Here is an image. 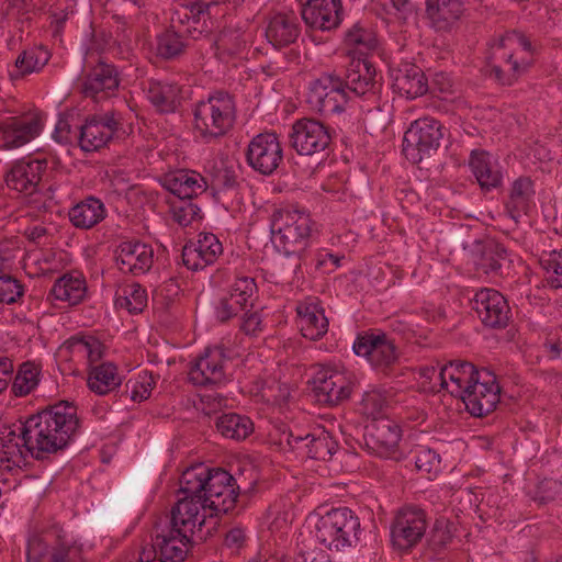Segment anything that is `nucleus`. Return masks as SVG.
I'll return each instance as SVG.
<instances>
[{
    "label": "nucleus",
    "mask_w": 562,
    "mask_h": 562,
    "mask_svg": "<svg viewBox=\"0 0 562 562\" xmlns=\"http://www.w3.org/2000/svg\"><path fill=\"white\" fill-rule=\"evenodd\" d=\"M182 34L178 33L176 19L170 26L156 37L157 55L164 59H175L184 53L187 43Z\"/></svg>",
    "instance_id": "obj_42"
},
{
    "label": "nucleus",
    "mask_w": 562,
    "mask_h": 562,
    "mask_svg": "<svg viewBox=\"0 0 562 562\" xmlns=\"http://www.w3.org/2000/svg\"><path fill=\"white\" fill-rule=\"evenodd\" d=\"M470 307L488 329H505L512 319V308L507 299L496 289L480 288L470 299Z\"/></svg>",
    "instance_id": "obj_13"
},
{
    "label": "nucleus",
    "mask_w": 562,
    "mask_h": 562,
    "mask_svg": "<svg viewBox=\"0 0 562 562\" xmlns=\"http://www.w3.org/2000/svg\"><path fill=\"white\" fill-rule=\"evenodd\" d=\"M335 131L315 119L294 122L289 134L291 147L301 156H315L329 149Z\"/></svg>",
    "instance_id": "obj_14"
},
{
    "label": "nucleus",
    "mask_w": 562,
    "mask_h": 562,
    "mask_svg": "<svg viewBox=\"0 0 562 562\" xmlns=\"http://www.w3.org/2000/svg\"><path fill=\"white\" fill-rule=\"evenodd\" d=\"M427 527V514L422 507L413 504L402 506L391 524L393 546L402 551L411 550L422 541Z\"/></svg>",
    "instance_id": "obj_11"
},
{
    "label": "nucleus",
    "mask_w": 562,
    "mask_h": 562,
    "mask_svg": "<svg viewBox=\"0 0 562 562\" xmlns=\"http://www.w3.org/2000/svg\"><path fill=\"white\" fill-rule=\"evenodd\" d=\"M26 558L27 562H85L82 546L57 522L29 538Z\"/></svg>",
    "instance_id": "obj_5"
},
{
    "label": "nucleus",
    "mask_w": 562,
    "mask_h": 562,
    "mask_svg": "<svg viewBox=\"0 0 562 562\" xmlns=\"http://www.w3.org/2000/svg\"><path fill=\"white\" fill-rule=\"evenodd\" d=\"M366 446L372 453L385 459L401 460L398 443L402 437L400 426L391 419H375L367 426Z\"/></svg>",
    "instance_id": "obj_20"
},
{
    "label": "nucleus",
    "mask_w": 562,
    "mask_h": 562,
    "mask_svg": "<svg viewBox=\"0 0 562 562\" xmlns=\"http://www.w3.org/2000/svg\"><path fill=\"white\" fill-rule=\"evenodd\" d=\"M47 165L46 159L24 158L15 161L4 173L8 189L25 196L33 195L38 191Z\"/></svg>",
    "instance_id": "obj_21"
},
{
    "label": "nucleus",
    "mask_w": 562,
    "mask_h": 562,
    "mask_svg": "<svg viewBox=\"0 0 562 562\" xmlns=\"http://www.w3.org/2000/svg\"><path fill=\"white\" fill-rule=\"evenodd\" d=\"M543 281L552 290L562 289V248L543 252L539 259Z\"/></svg>",
    "instance_id": "obj_48"
},
{
    "label": "nucleus",
    "mask_w": 562,
    "mask_h": 562,
    "mask_svg": "<svg viewBox=\"0 0 562 562\" xmlns=\"http://www.w3.org/2000/svg\"><path fill=\"white\" fill-rule=\"evenodd\" d=\"M229 292L243 294L244 296H255L257 292V283L254 278L238 277L229 286Z\"/></svg>",
    "instance_id": "obj_64"
},
{
    "label": "nucleus",
    "mask_w": 562,
    "mask_h": 562,
    "mask_svg": "<svg viewBox=\"0 0 562 562\" xmlns=\"http://www.w3.org/2000/svg\"><path fill=\"white\" fill-rule=\"evenodd\" d=\"M246 34L234 29L223 30L215 41L216 54L221 58L241 56L247 50Z\"/></svg>",
    "instance_id": "obj_45"
},
{
    "label": "nucleus",
    "mask_w": 562,
    "mask_h": 562,
    "mask_svg": "<svg viewBox=\"0 0 562 562\" xmlns=\"http://www.w3.org/2000/svg\"><path fill=\"white\" fill-rule=\"evenodd\" d=\"M468 387L460 398L473 417L482 418L495 411L499 403L501 386L492 371L481 369V375Z\"/></svg>",
    "instance_id": "obj_17"
},
{
    "label": "nucleus",
    "mask_w": 562,
    "mask_h": 562,
    "mask_svg": "<svg viewBox=\"0 0 562 562\" xmlns=\"http://www.w3.org/2000/svg\"><path fill=\"white\" fill-rule=\"evenodd\" d=\"M245 311L238 301H234V299L226 294L218 301L215 307V315L221 323H225Z\"/></svg>",
    "instance_id": "obj_58"
},
{
    "label": "nucleus",
    "mask_w": 562,
    "mask_h": 562,
    "mask_svg": "<svg viewBox=\"0 0 562 562\" xmlns=\"http://www.w3.org/2000/svg\"><path fill=\"white\" fill-rule=\"evenodd\" d=\"M216 429L225 438L240 441L252 434L254 423L248 416L227 413L217 418Z\"/></svg>",
    "instance_id": "obj_41"
},
{
    "label": "nucleus",
    "mask_w": 562,
    "mask_h": 562,
    "mask_svg": "<svg viewBox=\"0 0 562 562\" xmlns=\"http://www.w3.org/2000/svg\"><path fill=\"white\" fill-rule=\"evenodd\" d=\"M464 4L461 0H427L426 13L437 31L450 30L461 18Z\"/></svg>",
    "instance_id": "obj_37"
},
{
    "label": "nucleus",
    "mask_w": 562,
    "mask_h": 562,
    "mask_svg": "<svg viewBox=\"0 0 562 562\" xmlns=\"http://www.w3.org/2000/svg\"><path fill=\"white\" fill-rule=\"evenodd\" d=\"M282 441L297 454L321 461L330 460L338 449V442L324 427L310 431L291 429Z\"/></svg>",
    "instance_id": "obj_15"
},
{
    "label": "nucleus",
    "mask_w": 562,
    "mask_h": 562,
    "mask_svg": "<svg viewBox=\"0 0 562 562\" xmlns=\"http://www.w3.org/2000/svg\"><path fill=\"white\" fill-rule=\"evenodd\" d=\"M126 134L123 124V116L114 111L102 114H94L87 117L85 124L79 127L78 138L80 148L83 151H97L113 140Z\"/></svg>",
    "instance_id": "obj_10"
},
{
    "label": "nucleus",
    "mask_w": 562,
    "mask_h": 562,
    "mask_svg": "<svg viewBox=\"0 0 562 562\" xmlns=\"http://www.w3.org/2000/svg\"><path fill=\"white\" fill-rule=\"evenodd\" d=\"M114 258L122 273L138 277L151 269L154 249L140 240H124L117 245Z\"/></svg>",
    "instance_id": "obj_22"
},
{
    "label": "nucleus",
    "mask_w": 562,
    "mask_h": 562,
    "mask_svg": "<svg viewBox=\"0 0 562 562\" xmlns=\"http://www.w3.org/2000/svg\"><path fill=\"white\" fill-rule=\"evenodd\" d=\"M115 306L139 314L147 306L146 290L138 283L127 284L116 292Z\"/></svg>",
    "instance_id": "obj_46"
},
{
    "label": "nucleus",
    "mask_w": 562,
    "mask_h": 562,
    "mask_svg": "<svg viewBox=\"0 0 562 562\" xmlns=\"http://www.w3.org/2000/svg\"><path fill=\"white\" fill-rule=\"evenodd\" d=\"M537 47L529 36L513 30L491 48L487 75L502 86H513L535 63Z\"/></svg>",
    "instance_id": "obj_3"
},
{
    "label": "nucleus",
    "mask_w": 562,
    "mask_h": 562,
    "mask_svg": "<svg viewBox=\"0 0 562 562\" xmlns=\"http://www.w3.org/2000/svg\"><path fill=\"white\" fill-rule=\"evenodd\" d=\"M172 218L180 226H188L195 220H202L201 209L192 200H179L171 205Z\"/></svg>",
    "instance_id": "obj_53"
},
{
    "label": "nucleus",
    "mask_w": 562,
    "mask_h": 562,
    "mask_svg": "<svg viewBox=\"0 0 562 562\" xmlns=\"http://www.w3.org/2000/svg\"><path fill=\"white\" fill-rule=\"evenodd\" d=\"M105 216L104 203L93 195L85 198L68 212L70 223L79 229H90L102 222Z\"/></svg>",
    "instance_id": "obj_36"
},
{
    "label": "nucleus",
    "mask_w": 562,
    "mask_h": 562,
    "mask_svg": "<svg viewBox=\"0 0 562 562\" xmlns=\"http://www.w3.org/2000/svg\"><path fill=\"white\" fill-rule=\"evenodd\" d=\"M311 385L318 403L333 406L348 400L356 384L351 375L330 368H321L315 372Z\"/></svg>",
    "instance_id": "obj_18"
},
{
    "label": "nucleus",
    "mask_w": 562,
    "mask_h": 562,
    "mask_svg": "<svg viewBox=\"0 0 562 562\" xmlns=\"http://www.w3.org/2000/svg\"><path fill=\"white\" fill-rule=\"evenodd\" d=\"M139 381L133 382L132 385L131 400L134 402H142L148 398L156 384V376L151 373L145 372L144 375H139Z\"/></svg>",
    "instance_id": "obj_61"
},
{
    "label": "nucleus",
    "mask_w": 562,
    "mask_h": 562,
    "mask_svg": "<svg viewBox=\"0 0 562 562\" xmlns=\"http://www.w3.org/2000/svg\"><path fill=\"white\" fill-rule=\"evenodd\" d=\"M344 42L347 46H353L362 52L373 50L378 41L375 34L360 22L355 23L345 33Z\"/></svg>",
    "instance_id": "obj_50"
},
{
    "label": "nucleus",
    "mask_w": 562,
    "mask_h": 562,
    "mask_svg": "<svg viewBox=\"0 0 562 562\" xmlns=\"http://www.w3.org/2000/svg\"><path fill=\"white\" fill-rule=\"evenodd\" d=\"M41 369L31 361L23 362L14 376L11 391L15 396L30 394L40 382Z\"/></svg>",
    "instance_id": "obj_49"
},
{
    "label": "nucleus",
    "mask_w": 562,
    "mask_h": 562,
    "mask_svg": "<svg viewBox=\"0 0 562 562\" xmlns=\"http://www.w3.org/2000/svg\"><path fill=\"white\" fill-rule=\"evenodd\" d=\"M412 461L414 462L418 472L425 474H436L440 471L441 458L435 450L430 448H417L414 451L409 463H412Z\"/></svg>",
    "instance_id": "obj_52"
},
{
    "label": "nucleus",
    "mask_w": 562,
    "mask_h": 562,
    "mask_svg": "<svg viewBox=\"0 0 562 562\" xmlns=\"http://www.w3.org/2000/svg\"><path fill=\"white\" fill-rule=\"evenodd\" d=\"M374 66L368 59H352L344 76L323 74L311 87L310 102L323 116L341 114L355 98L376 102L381 90Z\"/></svg>",
    "instance_id": "obj_2"
},
{
    "label": "nucleus",
    "mask_w": 562,
    "mask_h": 562,
    "mask_svg": "<svg viewBox=\"0 0 562 562\" xmlns=\"http://www.w3.org/2000/svg\"><path fill=\"white\" fill-rule=\"evenodd\" d=\"M394 90L407 99H415L429 91L428 80L415 64L402 63L391 70Z\"/></svg>",
    "instance_id": "obj_29"
},
{
    "label": "nucleus",
    "mask_w": 562,
    "mask_h": 562,
    "mask_svg": "<svg viewBox=\"0 0 562 562\" xmlns=\"http://www.w3.org/2000/svg\"><path fill=\"white\" fill-rule=\"evenodd\" d=\"M315 222L310 213L294 205L276 210L271 217L272 241L285 256L295 255L305 260Z\"/></svg>",
    "instance_id": "obj_4"
},
{
    "label": "nucleus",
    "mask_w": 562,
    "mask_h": 562,
    "mask_svg": "<svg viewBox=\"0 0 562 562\" xmlns=\"http://www.w3.org/2000/svg\"><path fill=\"white\" fill-rule=\"evenodd\" d=\"M120 85L119 72L114 65L99 61L83 77L81 93L94 102L112 97Z\"/></svg>",
    "instance_id": "obj_24"
},
{
    "label": "nucleus",
    "mask_w": 562,
    "mask_h": 562,
    "mask_svg": "<svg viewBox=\"0 0 562 562\" xmlns=\"http://www.w3.org/2000/svg\"><path fill=\"white\" fill-rule=\"evenodd\" d=\"M205 16L210 18L209 13L191 12V7L189 11H186L183 14L178 13V18L176 19L178 33L182 34L184 40L193 41L207 35L210 27Z\"/></svg>",
    "instance_id": "obj_44"
},
{
    "label": "nucleus",
    "mask_w": 562,
    "mask_h": 562,
    "mask_svg": "<svg viewBox=\"0 0 562 562\" xmlns=\"http://www.w3.org/2000/svg\"><path fill=\"white\" fill-rule=\"evenodd\" d=\"M202 503L215 515L227 514L235 508L239 495L236 479L222 468H209Z\"/></svg>",
    "instance_id": "obj_12"
},
{
    "label": "nucleus",
    "mask_w": 562,
    "mask_h": 562,
    "mask_svg": "<svg viewBox=\"0 0 562 562\" xmlns=\"http://www.w3.org/2000/svg\"><path fill=\"white\" fill-rule=\"evenodd\" d=\"M352 349L366 358L372 369L385 376L395 371L400 362V350L395 340L381 329H369L358 334Z\"/></svg>",
    "instance_id": "obj_8"
},
{
    "label": "nucleus",
    "mask_w": 562,
    "mask_h": 562,
    "mask_svg": "<svg viewBox=\"0 0 562 562\" xmlns=\"http://www.w3.org/2000/svg\"><path fill=\"white\" fill-rule=\"evenodd\" d=\"M162 187L179 200H192L206 190L207 182L194 170L179 169L165 175Z\"/></svg>",
    "instance_id": "obj_30"
},
{
    "label": "nucleus",
    "mask_w": 562,
    "mask_h": 562,
    "mask_svg": "<svg viewBox=\"0 0 562 562\" xmlns=\"http://www.w3.org/2000/svg\"><path fill=\"white\" fill-rule=\"evenodd\" d=\"M227 357L221 346L206 348L204 352L191 362L188 376L196 386H215L226 381L225 364Z\"/></svg>",
    "instance_id": "obj_19"
},
{
    "label": "nucleus",
    "mask_w": 562,
    "mask_h": 562,
    "mask_svg": "<svg viewBox=\"0 0 562 562\" xmlns=\"http://www.w3.org/2000/svg\"><path fill=\"white\" fill-rule=\"evenodd\" d=\"M240 329L246 335L256 336L262 331V317L258 311L246 310L241 317Z\"/></svg>",
    "instance_id": "obj_62"
},
{
    "label": "nucleus",
    "mask_w": 562,
    "mask_h": 562,
    "mask_svg": "<svg viewBox=\"0 0 562 562\" xmlns=\"http://www.w3.org/2000/svg\"><path fill=\"white\" fill-rule=\"evenodd\" d=\"M239 186V173L233 165H224L216 169L211 184L212 189L216 192L237 191Z\"/></svg>",
    "instance_id": "obj_51"
},
{
    "label": "nucleus",
    "mask_w": 562,
    "mask_h": 562,
    "mask_svg": "<svg viewBox=\"0 0 562 562\" xmlns=\"http://www.w3.org/2000/svg\"><path fill=\"white\" fill-rule=\"evenodd\" d=\"M201 509H206L204 504L196 498H179L172 506L170 516L165 527L180 535L182 539L191 540L195 530L202 531L205 516Z\"/></svg>",
    "instance_id": "obj_23"
},
{
    "label": "nucleus",
    "mask_w": 562,
    "mask_h": 562,
    "mask_svg": "<svg viewBox=\"0 0 562 562\" xmlns=\"http://www.w3.org/2000/svg\"><path fill=\"white\" fill-rule=\"evenodd\" d=\"M183 265L193 271L205 268L213 262H204V251H200L195 243H188L182 248L181 254Z\"/></svg>",
    "instance_id": "obj_57"
},
{
    "label": "nucleus",
    "mask_w": 562,
    "mask_h": 562,
    "mask_svg": "<svg viewBox=\"0 0 562 562\" xmlns=\"http://www.w3.org/2000/svg\"><path fill=\"white\" fill-rule=\"evenodd\" d=\"M301 15L308 27L329 32L342 21L341 0H305Z\"/></svg>",
    "instance_id": "obj_26"
},
{
    "label": "nucleus",
    "mask_w": 562,
    "mask_h": 562,
    "mask_svg": "<svg viewBox=\"0 0 562 562\" xmlns=\"http://www.w3.org/2000/svg\"><path fill=\"white\" fill-rule=\"evenodd\" d=\"M48 295L69 305H77L87 295L86 279L80 273H65L54 282Z\"/></svg>",
    "instance_id": "obj_38"
},
{
    "label": "nucleus",
    "mask_w": 562,
    "mask_h": 562,
    "mask_svg": "<svg viewBox=\"0 0 562 562\" xmlns=\"http://www.w3.org/2000/svg\"><path fill=\"white\" fill-rule=\"evenodd\" d=\"M469 167L483 192L502 187V169L486 150L473 149L470 154Z\"/></svg>",
    "instance_id": "obj_32"
},
{
    "label": "nucleus",
    "mask_w": 562,
    "mask_h": 562,
    "mask_svg": "<svg viewBox=\"0 0 562 562\" xmlns=\"http://www.w3.org/2000/svg\"><path fill=\"white\" fill-rule=\"evenodd\" d=\"M442 137L443 125L440 121L430 116L420 117L404 133L403 154L412 164H419L438 150Z\"/></svg>",
    "instance_id": "obj_9"
},
{
    "label": "nucleus",
    "mask_w": 562,
    "mask_h": 562,
    "mask_svg": "<svg viewBox=\"0 0 562 562\" xmlns=\"http://www.w3.org/2000/svg\"><path fill=\"white\" fill-rule=\"evenodd\" d=\"M300 34V22L294 13H277L266 27V38L277 49L294 44Z\"/></svg>",
    "instance_id": "obj_34"
},
{
    "label": "nucleus",
    "mask_w": 562,
    "mask_h": 562,
    "mask_svg": "<svg viewBox=\"0 0 562 562\" xmlns=\"http://www.w3.org/2000/svg\"><path fill=\"white\" fill-rule=\"evenodd\" d=\"M24 294V288L12 276L0 277V303L13 304Z\"/></svg>",
    "instance_id": "obj_54"
},
{
    "label": "nucleus",
    "mask_w": 562,
    "mask_h": 562,
    "mask_svg": "<svg viewBox=\"0 0 562 562\" xmlns=\"http://www.w3.org/2000/svg\"><path fill=\"white\" fill-rule=\"evenodd\" d=\"M49 59L50 53L46 48L34 46L19 54L15 60V67L19 76L23 77L42 70Z\"/></svg>",
    "instance_id": "obj_47"
},
{
    "label": "nucleus",
    "mask_w": 562,
    "mask_h": 562,
    "mask_svg": "<svg viewBox=\"0 0 562 562\" xmlns=\"http://www.w3.org/2000/svg\"><path fill=\"white\" fill-rule=\"evenodd\" d=\"M360 526L359 517L350 508H331L319 517L315 537L329 550L342 551L358 543Z\"/></svg>",
    "instance_id": "obj_7"
},
{
    "label": "nucleus",
    "mask_w": 562,
    "mask_h": 562,
    "mask_svg": "<svg viewBox=\"0 0 562 562\" xmlns=\"http://www.w3.org/2000/svg\"><path fill=\"white\" fill-rule=\"evenodd\" d=\"M156 547L160 562H182L186 558V547L191 540H186L172 529L156 526Z\"/></svg>",
    "instance_id": "obj_39"
},
{
    "label": "nucleus",
    "mask_w": 562,
    "mask_h": 562,
    "mask_svg": "<svg viewBox=\"0 0 562 562\" xmlns=\"http://www.w3.org/2000/svg\"><path fill=\"white\" fill-rule=\"evenodd\" d=\"M196 246L200 251H204V262H214L223 251L222 244L212 233H201Z\"/></svg>",
    "instance_id": "obj_55"
},
{
    "label": "nucleus",
    "mask_w": 562,
    "mask_h": 562,
    "mask_svg": "<svg viewBox=\"0 0 562 562\" xmlns=\"http://www.w3.org/2000/svg\"><path fill=\"white\" fill-rule=\"evenodd\" d=\"M187 89L177 82L149 80L146 95L159 113H175L186 99Z\"/></svg>",
    "instance_id": "obj_31"
},
{
    "label": "nucleus",
    "mask_w": 562,
    "mask_h": 562,
    "mask_svg": "<svg viewBox=\"0 0 562 562\" xmlns=\"http://www.w3.org/2000/svg\"><path fill=\"white\" fill-rule=\"evenodd\" d=\"M535 183L530 177L521 176L514 180L505 201V210L515 223H518L522 215L529 213L535 204Z\"/></svg>",
    "instance_id": "obj_35"
},
{
    "label": "nucleus",
    "mask_w": 562,
    "mask_h": 562,
    "mask_svg": "<svg viewBox=\"0 0 562 562\" xmlns=\"http://www.w3.org/2000/svg\"><path fill=\"white\" fill-rule=\"evenodd\" d=\"M78 408L59 401L29 416L24 422L1 427V461L21 454L24 447L36 460L66 449L80 429Z\"/></svg>",
    "instance_id": "obj_1"
},
{
    "label": "nucleus",
    "mask_w": 562,
    "mask_h": 562,
    "mask_svg": "<svg viewBox=\"0 0 562 562\" xmlns=\"http://www.w3.org/2000/svg\"><path fill=\"white\" fill-rule=\"evenodd\" d=\"M194 126L201 137L211 142L224 136L236 121V103L227 91L217 90L205 100L195 103L193 109Z\"/></svg>",
    "instance_id": "obj_6"
},
{
    "label": "nucleus",
    "mask_w": 562,
    "mask_h": 562,
    "mask_svg": "<svg viewBox=\"0 0 562 562\" xmlns=\"http://www.w3.org/2000/svg\"><path fill=\"white\" fill-rule=\"evenodd\" d=\"M42 132V122L37 116H8L0 119V148H19Z\"/></svg>",
    "instance_id": "obj_25"
},
{
    "label": "nucleus",
    "mask_w": 562,
    "mask_h": 562,
    "mask_svg": "<svg viewBox=\"0 0 562 562\" xmlns=\"http://www.w3.org/2000/svg\"><path fill=\"white\" fill-rule=\"evenodd\" d=\"M385 403L386 398L380 391L371 390L363 394L360 405L363 414L373 417L375 420L376 416L382 412Z\"/></svg>",
    "instance_id": "obj_56"
},
{
    "label": "nucleus",
    "mask_w": 562,
    "mask_h": 562,
    "mask_svg": "<svg viewBox=\"0 0 562 562\" xmlns=\"http://www.w3.org/2000/svg\"><path fill=\"white\" fill-rule=\"evenodd\" d=\"M345 256L331 254L327 249H319L315 254L314 261L316 270L329 274L340 267Z\"/></svg>",
    "instance_id": "obj_59"
},
{
    "label": "nucleus",
    "mask_w": 562,
    "mask_h": 562,
    "mask_svg": "<svg viewBox=\"0 0 562 562\" xmlns=\"http://www.w3.org/2000/svg\"><path fill=\"white\" fill-rule=\"evenodd\" d=\"M479 375L481 370L472 362L460 359L443 364L438 373L441 389L456 398H460Z\"/></svg>",
    "instance_id": "obj_27"
},
{
    "label": "nucleus",
    "mask_w": 562,
    "mask_h": 562,
    "mask_svg": "<svg viewBox=\"0 0 562 562\" xmlns=\"http://www.w3.org/2000/svg\"><path fill=\"white\" fill-rule=\"evenodd\" d=\"M297 325L303 337L321 339L328 330V319L316 297H308L296 305Z\"/></svg>",
    "instance_id": "obj_28"
},
{
    "label": "nucleus",
    "mask_w": 562,
    "mask_h": 562,
    "mask_svg": "<svg viewBox=\"0 0 562 562\" xmlns=\"http://www.w3.org/2000/svg\"><path fill=\"white\" fill-rule=\"evenodd\" d=\"M473 260L479 271L493 276H502L504 263L509 261L505 246L494 239L475 241Z\"/></svg>",
    "instance_id": "obj_33"
},
{
    "label": "nucleus",
    "mask_w": 562,
    "mask_h": 562,
    "mask_svg": "<svg viewBox=\"0 0 562 562\" xmlns=\"http://www.w3.org/2000/svg\"><path fill=\"white\" fill-rule=\"evenodd\" d=\"M90 335H74L63 342L60 346L61 352H67L70 356L86 358L88 348H91L89 341Z\"/></svg>",
    "instance_id": "obj_60"
},
{
    "label": "nucleus",
    "mask_w": 562,
    "mask_h": 562,
    "mask_svg": "<svg viewBox=\"0 0 562 562\" xmlns=\"http://www.w3.org/2000/svg\"><path fill=\"white\" fill-rule=\"evenodd\" d=\"M429 90L432 92H439L441 94L452 93L453 91V79L450 74L446 71H436L432 74Z\"/></svg>",
    "instance_id": "obj_63"
},
{
    "label": "nucleus",
    "mask_w": 562,
    "mask_h": 562,
    "mask_svg": "<svg viewBox=\"0 0 562 562\" xmlns=\"http://www.w3.org/2000/svg\"><path fill=\"white\" fill-rule=\"evenodd\" d=\"M207 469L209 468L204 464H198L183 471L179 482V494L182 495L181 498H196L200 502L202 501L205 488L204 482L206 481L204 479H206Z\"/></svg>",
    "instance_id": "obj_43"
},
{
    "label": "nucleus",
    "mask_w": 562,
    "mask_h": 562,
    "mask_svg": "<svg viewBox=\"0 0 562 562\" xmlns=\"http://www.w3.org/2000/svg\"><path fill=\"white\" fill-rule=\"evenodd\" d=\"M88 386L98 395H106L122 383L117 367L113 362H102L88 371Z\"/></svg>",
    "instance_id": "obj_40"
},
{
    "label": "nucleus",
    "mask_w": 562,
    "mask_h": 562,
    "mask_svg": "<svg viewBox=\"0 0 562 562\" xmlns=\"http://www.w3.org/2000/svg\"><path fill=\"white\" fill-rule=\"evenodd\" d=\"M247 165L262 176L272 175L283 160V149L274 132L254 136L245 150Z\"/></svg>",
    "instance_id": "obj_16"
}]
</instances>
